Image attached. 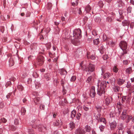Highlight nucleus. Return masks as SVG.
Wrapping results in <instances>:
<instances>
[{"label":"nucleus","mask_w":134,"mask_h":134,"mask_svg":"<svg viewBox=\"0 0 134 134\" xmlns=\"http://www.w3.org/2000/svg\"><path fill=\"white\" fill-rule=\"evenodd\" d=\"M99 82L98 84V88L97 94L99 96H101L105 92V89L108 84L109 83L108 82H107L104 81H101L100 82Z\"/></svg>","instance_id":"f257e3e1"},{"label":"nucleus","mask_w":134,"mask_h":134,"mask_svg":"<svg viewBox=\"0 0 134 134\" xmlns=\"http://www.w3.org/2000/svg\"><path fill=\"white\" fill-rule=\"evenodd\" d=\"M81 31L80 29L74 30L73 31V37L75 38L80 39L81 37Z\"/></svg>","instance_id":"f03ea898"},{"label":"nucleus","mask_w":134,"mask_h":134,"mask_svg":"<svg viewBox=\"0 0 134 134\" xmlns=\"http://www.w3.org/2000/svg\"><path fill=\"white\" fill-rule=\"evenodd\" d=\"M119 46L121 48L123 51L124 53L122 54L123 55L124 54H125L127 53V52L126 50L127 46V44L126 42L124 41H121L120 43Z\"/></svg>","instance_id":"7ed1b4c3"},{"label":"nucleus","mask_w":134,"mask_h":134,"mask_svg":"<svg viewBox=\"0 0 134 134\" xmlns=\"http://www.w3.org/2000/svg\"><path fill=\"white\" fill-rule=\"evenodd\" d=\"M44 61V57L42 56H39L37 58V64L39 66H41Z\"/></svg>","instance_id":"20e7f679"},{"label":"nucleus","mask_w":134,"mask_h":134,"mask_svg":"<svg viewBox=\"0 0 134 134\" xmlns=\"http://www.w3.org/2000/svg\"><path fill=\"white\" fill-rule=\"evenodd\" d=\"M128 115L126 113V111L125 110H124L120 116V118L123 120H125V118Z\"/></svg>","instance_id":"39448f33"},{"label":"nucleus","mask_w":134,"mask_h":134,"mask_svg":"<svg viewBox=\"0 0 134 134\" xmlns=\"http://www.w3.org/2000/svg\"><path fill=\"white\" fill-rule=\"evenodd\" d=\"M96 94V93L95 91V88L94 87H92L91 89L90 95V96L92 97H94Z\"/></svg>","instance_id":"423d86ee"},{"label":"nucleus","mask_w":134,"mask_h":134,"mask_svg":"<svg viewBox=\"0 0 134 134\" xmlns=\"http://www.w3.org/2000/svg\"><path fill=\"white\" fill-rule=\"evenodd\" d=\"M95 69V67L94 65L90 64L88 66V71H93Z\"/></svg>","instance_id":"0eeeda50"},{"label":"nucleus","mask_w":134,"mask_h":134,"mask_svg":"<svg viewBox=\"0 0 134 134\" xmlns=\"http://www.w3.org/2000/svg\"><path fill=\"white\" fill-rule=\"evenodd\" d=\"M85 132L83 129L80 128L76 131L75 133L76 134H85Z\"/></svg>","instance_id":"6e6552de"},{"label":"nucleus","mask_w":134,"mask_h":134,"mask_svg":"<svg viewBox=\"0 0 134 134\" xmlns=\"http://www.w3.org/2000/svg\"><path fill=\"white\" fill-rule=\"evenodd\" d=\"M130 24V22L127 20H124L122 22V24L123 26H126V29H127L129 28V25Z\"/></svg>","instance_id":"1a4fd4ad"},{"label":"nucleus","mask_w":134,"mask_h":134,"mask_svg":"<svg viewBox=\"0 0 134 134\" xmlns=\"http://www.w3.org/2000/svg\"><path fill=\"white\" fill-rule=\"evenodd\" d=\"M116 123L115 121H113L110 124V128L111 130H113L116 127Z\"/></svg>","instance_id":"9d476101"},{"label":"nucleus","mask_w":134,"mask_h":134,"mask_svg":"<svg viewBox=\"0 0 134 134\" xmlns=\"http://www.w3.org/2000/svg\"><path fill=\"white\" fill-rule=\"evenodd\" d=\"M60 74L64 76V78L65 77V76L66 74L67 73L66 70L64 69H62L60 70Z\"/></svg>","instance_id":"9b49d317"},{"label":"nucleus","mask_w":134,"mask_h":134,"mask_svg":"<svg viewBox=\"0 0 134 134\" xmlns=\"http://www.w3.org/2000/svg\"><path fill=\"white\" fill-rule=\"evenodd\" d=\"M111 98L110 97H107L106 98L105 100V103L106 105H108L109 103H110L111 101Z\"/></svg>","instance_id":"f8f14e48"},{"label":"nucleus","mask_w":134,"mask_h":134,"mask_svg":"<svg viewBox=\"0 0 134 134\" xmlns=\"http://www.w3.org/2000/svg\"><path fill=\"white\" fill-rule=\"evenodd\" d=\"M117 4L119 7H124L125 5L124 3L121 0H120L118 1Z\"/></svg>","instance_id":"ddd939ff"},{"label":"nucleus","mask_w":134,"mask_h":134,"mask_svg":"<svg viewBox=\"0 0 134 134\" xmlns=\"http://www.w3.org/2000/svg\"><path fill=\"white\" fill-rule=\"evenodd\" d=\"M87 57L88 58H90L91 59H94L96 58L94 54H92L90 56L88 53L87 54Z\"/></svg>","instance_id":"4468645a"},{"label":"nucleus","mask_w":134,"mask_h":134,"mask_svg":"<svg viewBox=\"0 0 134 134\" xmlns=\"http://www.w3.org/2000/svg\"><path fill=\"white\" fill-rule=\"evenodd\" d=\"M125 82V80L121 79H118V83L121 85L122 84Z\"/></svg>","instance_id":"2eb2a0df"},{"label":"nucleus","mask_w":134,"mask_h":134,"mask_svg":"<svg viewBox=\"0 0 134 134\" xmlns=\"http://www.w3.org/2000/svg\"><path fill=\"white\" fill-rule=\"evenodd\" d=\"M132 118V117L131 116L128 115L127 117L125 118V122L127 123L129 122L130 120Z\"/></svg>","instance_id":"dca6fc26"},{"label":"nucleus","mask_w":134,"mask_h":134,"mask_svg":"<svg viewBox=\"0 0 134 134\" xmlns=\"http://www.w3.org/2000/svg\"><path fill=\"white\" fill-rule=\"evenodd\" d=\"M84 109L86 111H88L91 109V108L90 106H88L87 105L84 106L83 107Z\"/></svg>","instance_id":"f3484780"},{"label":"nucleus","mask_w":134,"mask_h":134,"mask_svg":"<svg viewBox=\"0 0 134 134\" xmlns=\"http://www.w3.org/2000/svg\"><path fill=\"white\" fill-rule=\"evenodd\" d=\"M9 65L10 66H13L14 64L13 60L12 58H10L9 60Z\"/></svg>","instance_id":"a211bd4d"},{"label":"nucleus","mask_w":134,"mask_h":134,"mask_svg":"<svg viewBox=\"0 0 134 134\" xmlns=\"http://www.w3.org/2000/svg\"><path fill=\"white\" fill-rule=\"evenodd\" d=\"M64 34L66 37H67L69 35L70 32L68 30H64Z\"/></svg>","instance_id":"6ab92c4d"},{"label":"nucleus","mask_w":134,"mask_h":134,"mask_svg":"<svg viewBox=\"0 0 134 134\" xmlns=\"http://www.w3.org/2000/svg\"><path fill=\"white\" fill-rule=\"evenodd\" d=\"M100 53L102 54H103L105 51V49L103 46H101L99 49Z\"/></svg>","instance_id":"aec40b11"},{"label":"nucleus","mask_w":134,"mask_h":134,"mask_svg":"<svg viewBox=\"0 0 134 134\" xmlns=\"http://www.w3.org/2000/svg\"><path fill=\"white\" fill-rule=\"evenodd\" d=\"M40 100V98L38 97L35 98L34 99V102L36 104H37L39 103Z\"/></svg>","instance_id":"412c9836"},{"label":"nucleus","mask_w":134,"mask_h":134,"mask_svg":"<svg viewBox=\"0 0 134 134\" xmlns=\"http://www.w3.org/2000/svg\"><path fill=\"white\" fill-rule=\"evenodd\" d=\"M76 113V111L75 110H73L71 112V117L72 118H74L75 116V115Z\"/></svg>","instance_id":"4be33fe9"},{"label":"nucleus","mask_w":134,"mask_h":134,"mask_svg":"<svg viewBox=\"0 0 134 134\" xmlns=\"http://www.w3.org/2000/svg\"><path fill=\"white\" fill-rule=\"evenodd\" d=\"M36 127L39 129V130L40 131H42L43 128L46 129L42 125H40L38 126H37Z\"/></svg>","instance_id":"5701e85b"},{"label":"nucleus","mask_w":134,"mask_h":134,"mask_svg":"<svg viewBox=\"0 0 134 134\" xmlns=\"http://www.w3.org/2000/svg\"><path fill=\"white\" fill-rule=\"evenodd\" d=\"M91 10V8L88 5L86 6L85 8V10L86 11V13H88L90 12V10Z\"/></svg>","instance_id":"b1692460"},{"label":"nucleus","mask_w":134,"mask_h":134,"mask_svg":"<svg viewBox=\"0 0 134 134\" xmlns=\"http://www.w3.org/2000/svg\"><path fill=\"white\" fill-rule=\"evenodd\" d=\"M17 89L20 91H22L23 89V87L21 85H18L17 87Z\"/></svg>","instance_id":"393cba45"},{"label":"nucleus","mask_w":134,"mask_h":134,"mask_svg":"<svg viewBox=\"0 0 134 134\" xmlns=\"http://www.w3.org/2000/svg\"><path fill=\"white\" fill-rule=\"evenodd\" d=\"M120 88L119 87L117 86H114L113 87V89L115 92H116L119 91Z\"/></svg>","instance_id":"a878e982"},{"label":"nucleus","mask_w":134,"mask_h":134,"mask_svg":"<svg viewBox=\"0 0 134 134\" xmlns=\"http://www.w3.org/2000/svg\"><path fill=\"white\" fill-rule=\"evenodd\" d=\"M110 74L109 73H105L103 75L104 77V79H108L110 76Z\"/></svg>","instance_id":"bb28decb"},{"label":"nucleus","mask_w":134,"mask_h":134,"mask_svg":"<svg viewBox=\"0 0 134 134\" xmlns=\"http://www.w3.org/2000/svg\"><path fill=\"white\" fill-rule=\"evenodd\" d=\"M52 4L51 3L49 2L48 3L47 5V9L50 10L51 9L52 7Z\"/></svg>","instance_id":"cd10ccee"},{"label":"nucleus","mask_w":134,"mask_h":134,"mask_svg":"<svg viewBox=\"0 0 134 134\" xmlns=\"http://www.w3.org/2000/svg\"><path fill=\"white\" fill-rule=\"evenodd\" d=\"M86 130V132H90L91 130V128L89 126L87 125L85 127Z\"/></svg>","instance_id":"c85d7f7f"},{"label":"nucleus","mask_w":134,"mask_h":134,"mask_svg":"<svg viewBox=\"0 0 134 134\" xmlns=\"http://www.w3.org/2000/svg\"><path fill=\"white\" fill-rule=\"evenodd\" d=\"M93 43L95 45L98 44L99 43V39L98 38H97L94 40Z\"/></svg>","instance_id":"c756f323"},{"label":"nucleus","mask_w":134,"mask_h":134,"mask_svg":"<svg viewBox=\"0 0 134 134\" xmlns=\"http://www.w3.org/2000/svg\"><path fill=\"white\" fill-rule=\"evenodd\" d=\"M26 110L25 108H22L21 110V112L22 114L24 115L26 113Z\"/></svg>","instance_id":"7c9ffc66"},{"label":"nucleus","mask_w":134,"mask_h":134,"mask_svg":"<svg viewBox=\"0 0 134 134\" xmlns=\"http://www.w3.org/2000/svg\"><path fill=\"white\" fill-rule=\"evenodd\" d=\"M108 44L112 46H113L114 45L115 43L110 40L108 41Z\"/></svg>","instance_id":"2f4dec72"},{"label":"nucleus","mask_w":134,"mask_h":134,"mask_svg":"<svg viewBox=\"0 0 134 134\" xmlns=\"http://www.w3.org/2000/svg\"><path fill=\"white\" fill-rule=\"evenodd\" d=\"M99 120L100 122H102L103 123L105 124H106V122L105 121V119L103 118H101L99 119Z\"/></svg>","instance_id":"473e14b6"},{"label":"nucleus","mask_w":134,"mask_h":134,"mask_svg":"<svg viewBox=\"0 0 134 134\" xmlns=\"http://www.w3.org/2000/svg\"><path fill=\"white\" fill-rule=\"evenodd\" d=\"M126 71L128 74H130L132 72V69L131 68H127L126 69Z\"/></svg>","instance_id":"72a5a7b5"},{"label":"nucleus","mask_w":134,"mask_h":134,"mask_svg":"<svg viewBox=\"0 0 134 134\" xmlns=\"http://www.w3.org/2000/svg\"><path fill=\"white\" fill-rule=\"evenodd\" d=\"M46 46L47 49H49L51 47V44L50 43H48L46 44Z\"/></svg>","instance_id":"f704fd0d"},{"label":"nucleus","mask_w":134,"mask_h":134,"mask_svg":"<svg viewBox=\"0 0 134 134\" xmlns=\"http://www.w3.org/2000/svg\"><path fill=\"white\" fill-rule=\"evenodd\" d=\"M113 19V18L111 17L108 16L107 18V21L109 22H110L112 21Z\"/></svg>","instance_id":"c9c22d12"},{"label":"nucleus","mask_w":134,"mask_h":134,"mask_svg":"<svg viewBox=\"0 0 134 134\" xmlns=\"http://www.w3.org/2000/svg\"><path fill=\"white\" fill-rule=\"evenodd\" d=\"M103 39L104 41H108V38L107 37L105 34H104L103 35Z\"/></svg>","instance_id":"e433bc0d"},{"label":"nucleus","mask_w":134,"mask_h":134,"mask_svg":"<svg viewBox=\"0 0 134 134\" xmlns=\"http://www.w3.org/2000/svg\"><path fill=\"white\" fill-rule=\"evenodd\" d=\"M95 20L97 22H99L101 20V19L99 17L97 16L95 18Z\"/></svg>","instance_id":"4c0bfd02"},{"label":"nucleus","mask_w":134,"mask_h":134,"mask_svg":"<svg viewBox=\"0 0 134 134\" xmlns=\"http://www.w3.org/2000/svg\"><path fill=\"white\" fill-rule=\"evenodd\" d=\"M70 127L71 129L72 130L74 127V124L72 122H71L69 124Z\"/></svg>","instance_id":"58836bf2"},{"label":"nucleus","mask_w":134,"mask_h":134,"mask_svg":"<svg viewBox=\"0 0 134 134\" xmlns=\"http://www.w3.org/2000/svg\"><path fill=\"white\" fill-rule=\"evenodd\" d=\"M98 5L100 7H102L103 6L104 4L102 1H99L98 3Z\"/></svg>","instance_id":"ea45409f"},{"label":"nucleus","mask_w":134,"mask_h":134,"mask_svg":"<svg viewBox=\"0 0 134 134\" xmlns=\"http://www.w3.org/2000/svg\"><path fill=\"white\" fill-rule=\"evenodd\" d=\"M65 83V80L64 79H63L61 81V84L62 86H63V88H64V85Z\"/></svg>","instance_id":"a19ab883"},{"label":"nucleus","mask_w":134,"mask_h":134,"mask_svg":"<svg viewBox=\"0 0 134 134\" xmlns=\"http://www.w3.org/2000/svg\"><path fill=\"white\" fill-rule=\"evenodd\" d=\"M92 81V77L91 76H90L88 77L87 80V82L88 83L90 82V81Z\"/></svg>","instance_id":"79ce46f5"},{"label":"nucleus","mask_w":134,"mask_h":134,"mask_svg":"<svg viewBox=\"0 0 134 134\" xmlns=\"http://www.w3.org/2000/svg\"><path fill=\"white\" fill-rule=\"evenodd\" d=\"M113 71L115 72H117L118 70V69L116 68V66H114L113 68Z\"/></svg>","instance_id":"37998d69"},{"label":"nucleus","mask_w":134,"mask_h":134,"mask_svg":"<svg viewBox=\"0 0 134 134\" xmlns=\"http://www.w3.org/2000/svg\"><path fill=\"white\" fill-rule=\"evenodd\" d=\"M1 121L4 123H5L7 121V120L4 118H1Z\"/></svg>","instance_id":"c03bdc74"},{"label":"nucleus","mask_w":134,"mask_h":134,"mask_svg":"<svg viewBox=\"0 0 134 134\" xmlns=\"http://www.w3.org/2000/svg\"><path fill=\"white\" fill-rule=\"evenodd\" d=\"M65 19L64 17H62L61 18V20L63 21L62 23H61V24L62 25L64 24V23H65Z\"/></svg>","instance_id":"a18cd8bd"},{"label":"nucleus","mask_w":134,"mask_h":134,"mask_svg":"<svg viewBox=\"0 0 134 134\" xmlns=\"http://www.w3.org/2000/svg\"><path fill=\"white\" fill-rule=\"evenodd\" d=\"M76 79V77L75 76H73L71 78L70 80L71 81H74Z\"/></svg>","instance_id":"49530a36"},{"label":"nucleus","mask_w":134,"mask_h":134,"mask_svg":"<svg viewBox=\"0 0 134 134\" xmlns=\"http://www.w3.org/2000/svg\"><path fill=\"white\" fill-rule=\"evenodd\" d=\"M104 128V126L102 125L100 126L99 128L101 131H103V130Z\"/></svg>","instance_id":"de8ad7c7"},{"label":"nucleus","mask_w":134,"mask_h":134,"mask_svg":"<svg viewBox=\"0 0 134 134\" xmlns=\"http://www.w3.org/2000/svg\"><path fill=\"white\" fill-rule=\"evenodd\" d=\"M96 108L97 110L99 112L101 111V107L100 106H97L96 107Z\"/></svg>","instance_id":"09e8293b"},{"label":"nucleus","mask_w":134,"mask_h":134,"mask_svg":"<svg viewBox=\"0 0 134 134\" xmlns=\"http://www.w3.org/2000/svg\"><path fill=\"white\" fill-rule=\"evenodd\" d=\"M103 58L104 60H106L108 58V55H104L103 57Z\"/></svg>","instance_id":"8fccbe9b"},{"label":"nucleus","mask_w":134,"mask_h":134,"mask_svg":"<svg viewBox=\"0 0 134 134\" xmlns=\"http://www.w3.org/2000/svg\"><path fill=\"white\" fill-rule=\"evenodd\" d=\"M81 115V114L79 113L77 114V115L76 116V119L78 120H79V119L80 118V117Z\"/></svg>","instance_id":"3c124183"},{"label":"nucleus","mask_w":134,"mask_h":134,"mask_svg":"<svg viewBox=\"0 0 134 134\" xmlns=\"http://www.w3.org/2000/svg\"><path fill=\"white\" fill-rule=\"evenodd\" d=\"M11 82L10 81H9L7 82L5 85L6 87H8V86H9L10 85H11Z\"/></svg>","instance_id":"603ef678"},{"label":"nucleus","mask_w":134,"mask_h":134,"mask_svg":"<svg viewBox=\"0 0 134 134\" xmlns=\"http://www.w3.org/2000/svg\"><path fill=\"white\" fill-rule=\"evenodd\" d=\"M83 62H82L80 64V66L81 67L82 69H83L84 70L85 69V68L84 67L82 66L83 64Z\"/></svg>","instance_id":"864d4df0"},{"label":"nucleus","mask_w":134,"mask_h":134,"mask_svg":"<svg viewBox=\"0 0 134 134\" xmlns=\"http://www.w3.org/2000/svg\"><path fill=\"white\" fill-rule=\"evenodd\" d=\"M119 134H123V131L121 130V129L119 128V131H118Z\"/></svg>","instance_id":"5fc2aeb1"},{"label":"nucleus","mask_w":134,"mask_h":134,"mask_svg":"<svg viewBox=\"0 0 134 134\" xmlns=\"http://www.w3.org/2000/svg\"><path fill=\"white\" fill-rule=\"evenodd\" d=\"M40 108L41 109H44V105L42 104H41L40 106Z\"/></svg>","instance_id":"6e6d98bb"},{"label":"nucleus","mask_w":134,"mask_h":134,"mask_svg":"<svg viewBox=\"0 0 134 134\" xmlns=\"http://www.w3.org/2000/svg\"><path fill=\"white\" fill-rule=\"evenodd\" d=\"M0 29L2 33H3L4 30V27L3 26H1V27Z\"/></svg>","instance_id":"4d7b16f0"},{"label":"nucleus","mask_w":134,"mask_h":134,"mask_svg":"<svg viewBox=\"0 0 134 134\" xmlns=\"http://www.w3.org/2000/svg\"><path fill=\"white\" fill-rule=\"evenodd\" d=\"M29 132L30 134H33L34 132L32 129H30L29 130Z\"/></svg>","instance_id":"13d9d810"},{"label":"nucleus","mask_w":134,"mask_h":134,"mask_svg":"<svg viewBox=\"0 0 134 134\" xmlns=\"http://www.w3.org/2000/svg\"><path fill=\"white\" fill-rule=\"evenodd\" d=\"M33 1L36 3L37 4H39L41 1L40 0H33Z\"/></svg>","instance_id":"bf43d9fd"},{"label":"nucleus","mask_w":134,"mask_h":134,"mask_svg":"<svg viewBox=\"0 0 134 134\" xmlns=\"http://www.w3.org/2000/svg\"><path fill=\"white\" fill-rule=\"evenodd\" d=\"M127 133L128 134H133V132L129 129L127 130Z\"/></svg>","instance_id":"052dcab7"},{"label":"nucleus","mask_w":134,"mask_h":134,"mask_svg":"<svg viewBox=\"0 0 134 134\" xmlns=\"http://www.w3.org/2000/svg\"><path fill=\"white\" fill-rule=\"evenodd\" d=\"M132 9V8L130 7H129L127 9V10L129 13L131 12Z\"/></svg>","instance_id":"680f3d73"},{"label":"nucleus","mask_w":134,"mask_h":134,"mask_svg":"<svg viewBox=\"0 0 134 134\" xmlns=\"http://www.w3.org/2000/svg\"><path fill=\"white\" fill-rule=\"evenodd\" d=\"M134 25V23L133 22H131L130 25V28L132 29L133 28Z\"/></svg>","instance_id":"e2e57ef3"},{"label":"nucleus","mask_w":134,"mask_h":134,"mask_svg":"<svg viewBox=\"0 0 134 134\" xmlns=\"http://www.w3.org/2000/svg\"><path fill=\"white\" fill-rule=\"evenodd\" d=\"M72 5L73 6H74L75 5H77L78 4V2H77V1H76L75 2H73L72 3Z\"/></svg>","instance_id":"0e129e2a"},{"label":"nucleus","mask_w":134,"mask_h":134,"mask_svg":"<svg viewBox=\"0 0 134 134\" xmlns=\"http://www.w3.org/2000/svg\"><path fill=\"white\" fill-rule=\"evenodd\" d=\"M34 58V57L33 56L30 55L28 57V59L29 60L33 59Z\"/></svg>","instance_id":"69168bd1"},{"label":"nucleus","mask_w":134,"mask_h":134,"mask_svg":"<svg viewBox=\"0 0 134 134\" xmlns=\"http://www.w3.org/2000/svg\"><path fill=\"white\" fill-rule=\"evenodd\" d=\"M123 63L124 64H127L129 63V61L127 60H124L123 61Z\"/></svg>","instance_id":"338daca9"},{"label":"nucleus","mask_w":134,"mask_h":134,"mask_svg":"<svg viewBox=\"0 0 134 134\" xmlns=\"http://www.w3.org/2000/svg\"><path fill=\"white\" fill-rule=\"evenodd\" d=\"M40 86V85L38 84V83H36L35 85V86L36 88L37 89Z\"/></svg>","instance_id":"774afa93"}]
</instances>
